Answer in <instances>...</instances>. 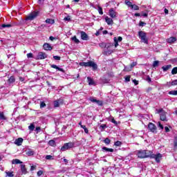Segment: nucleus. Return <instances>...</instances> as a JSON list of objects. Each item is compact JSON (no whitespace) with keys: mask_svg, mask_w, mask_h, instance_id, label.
<instances>
[{"mask_svg":"<svg viewBox=\"0 0 177 177\" xmlns=\"http://www.w3.org/2000/svg\"><path fill=\"white\" fill-rule=\"evenodd\" d=\"M80 66L82 67H91L93 70H97V64L93 62V61H89L88 62H80Z\"/></svg>","mask_w":177,"mask_h":177,"instance_id":"nucleus-1","label":"nucleus"},{"mask_svg":"<svg viewBox=\"0 0 177 177\" xmlns=\"http://www.w3.org/2000/svg\"><path fill=\"white\" fill-rule=\"evenodd\" d=\"M138 35L142 41V42H144V44H149V40L146 37V32L143 31H140L138 32Z\"/></svg>","mask_w":177,"mask_h":177,"instance_id":"nucleus-2","label":"nucleus"},{"mask_svg":"<svg viewBox=\"0 0 177 177\" xmlns=\"http://www.w3.org/2000/svg\"><path fill=\"white\" fill-rule=\"evenodd\" d=\"M158 113L160 114L161 121H168V120H167V112L164 111L163 109H159Z\"/></svg>","mask_w":177,"mask_h":177,"instance_id":"nucleus-3","label":"nucleus"},{"mask_svg":"<svg viewBox=\"0 0 177 177\" xmlns=\"http://www.w3.org/2000/svg\"><path fill=\"white\" fill-rule=\"evenodd\" d=\"M38 13L37 11L32 12L27 16L26 20H30V21L34 20L38 16Z\"/></svg>","mask_w":177,"mask_h":177,"instance_id":"nucleus-4","label":"nucleus"},{"mask_svg":"<svg viewBox=\"0 0 177 177\" xmlns=\"http://www.w3.org/2000/svg\"><path fill=\"white\" fill-rule=\"evenodd\" d=\"M74 146L73 142H68L64 145L63 147H61L62 151H66V150H68L69 149H71Z\"/></svg>","mask_w":177,"mask_h":177,"instance_id":"nucleus-5","label":"nucleus"},{"mask_svg":"<svg viewBox=\"0 0 177 177\" xmlns=\"http://www.w3.org/2000/svg\"><path fill=\"white\" fill-rule=\"evenodd\" d=\"M99 46L100 48H102V49H106V48H113V46H114V44H113V43H100L99 44Z\"/></svg>","mask_w":177,"mask_h":177,"instance_id":"nucleus-6","label":"nucleus"},{"mask_svg":"<svg viewBox=\"0 0 177 177\" xmlns=\"http://www.w3.org/2000/svg\"><path fill=\"white\" fill-rule=\"evenodd\" d=\"M148 128L151 132H153V133H156L157 132V127L151 122L149 123Z\"/></svg>","mask_w":177,"mask_h":177,"instance_id":"nucleus-7","label":"nucleus"},{"mask_svg":"<svg viewBox=\"0 0 177 177\" xmlns=\"http://www.w3.org/2000/svg\"><path fill=\"white\" fill-rule=\"evenodd\" d=\"M151 158H154L156 162H160V161H161V158H162V154L161 153L153 154L151 156Z\"/></svg>","mask_w":177,"mask_h":177,"instance_id":"nucleus-8","label":"nucleus"},{"mask_svg":"<svg viewBox=\"0 0 177 177\" xmlns=\"http://www.w3.org/2000/svg\"><path fill=\"white\" fill-rule=\"evenodd\" d=\"M138 158H146V150H140L138 151Z\"/></svg>","mask_w":177,"mask_h":177,"instance_id":"nucleus-9","label":"nucleus"},{"mask_svg":"<svg viewBox=\"0 0 177 177\" xmlns=\"http://www.w3.org/2000/svg\"><path fill=\"white\" fill-rule=\"evenodd\" d=\"M80 35H81V39L83 41H88L89 39V36H88L86 32L84 31H80Z\"/></svg>","mask_w":177,"mask_h":177,"instance_id":"nucleus-10","label":"nucleus"},{"mask_svg":"<svg viewBox=\"0 0 177 177\" xmlns=\"http://www.w3.org/2000/svg\"><path fill=\"white\" fill-rule=\"evenodd\" d=\"M46 57H48V55H46L45 53L40 52L37 55V59H39V60L46 59Z\"/></svg>","mask_w":177,"mask_h":177,"instance_id":"nucleus-11","label":"nucleus"},{"mask_svg":"<svg viewBox=\"0 0 177 177\" xmlns=\"http://www.w3.org/2000/svg\"><path fill=\"white\" fill-rule=\"evenodd\" d=\"M113 52H114V50H113V47L105 48V49L104 50V54L109 55H111L113 53Z\"/></svg>","mask_w":177,"mask_h":177,"instance_id":"nucleus-12","label":"nucleus"},{"mask_svg":"<svg viewBox=\"0 0 177 177\" xmlns=\"http://www.w3.org/2000/svg\"><path fill=\"white\" fill-rule=\"evenodd\" d=\"M117 12H115L113 8L109 10V16L111 17V19L117 17Z\"/></svg>","mask_w":177,"mask_h":177,"instance_id":"nucleus-13","label":"nucleus"},{"mask_svg":"<svg viewBox=\"0 0 177 177\" xmlns=\"http://www.w3.org/2000/svg\"><path fill=\"white\" fill-rule=\"evenodd\" d=\"M153 153L149 150H145V158H151V156H153Z\"/></svg>","mask_w":177,"mask_h":177,"instance_id":"nucleus-14","label":"nucleus"},{"mask_svg":"<svg viewBox=\"0 0 177 177\" xmlns=\"http://www.w3.org/2000/svg\"><path fill=\"white\" fill-rule=\"evenodd\" d=\"M20 168L21 173L24 174V175L28 174V171H27V169L26 168V165H21Z\"/></svg>","mask_w":177,"mask_h":177,"instance_id":"nucleus-15","label":"nucleus"},{"mask_svg":"<svg viewBox=\"0 0 177 177\" xmlns=\"http://www.w3.org/2000/svg\"><path fill=\"white\" fill-rule=\"evenodd\" d=\"M8 85H12L14 82H16V78L14 76H11L7 81Z\"/></svg>","mask_w":177,"mask_h":177,"instance_id":"nucleus-16","label":"nucleus"},{"mask_svg":"<svg viewBox=\"0 0 177 177\" xmlns=\"http://www.w3.org/2000/svg\"><path fill=\"white\" fill-rule=\"evenodd\" d=\"M43 48L45 50H52V46L49 44H44Z\"/></svg>","mask_w":177,"mask_h":177,"instance_id":"nucleus-17","label":"nucleus"},{"mask_svg":"<svg viewBox=\"0 0 177 177\" xmlns=\"http://www.w3.org/2000/svg\"><path fill=\"white\" fill-rule=\"evenodd\" d=\"M50 67L52 68H55V70H58V71H62V73H64V69H63L62 68H59V66H57V65L52 64V65H50Z\"/></svg>","mask_w":177,"mask_h":177,"instance_id":"nucleus-18","label":"nucleus"},{"mask_svg":"<svg viewBox=\"0 0 177 177\" xmlns=\"http://www.w3.org/2000/svg\"><path fill=\"white\" fill-rule=\"evenodd\" d=\"M23 138H19L17 140H15V145H17V146H21V143H23Z\"/></svg>","mask_w":177,"mask_h":177,"instance_id":"nucleus-19","label":"nucleus"},{"mask_svg":"<svg viewBox=\"0 0 177 177\" xmlns=\"http://www.w3.org/2000/svg\"><path fill=\"white\" fill-rule=\"evenodd\" d=\"M105 21H106V23L109 26L113 24V19L109 18V17H105Z\"/></svg>","mask_w":177,"mask_h":177,"instance_id":"nucleus-20","label":"nucleus"},{"mask_svg":"<svg viewBox=\"0 0 177 177\" xmlns=\"http://www.w3.org/2000/svg\"><path fill=\"white\" fill-rule=\"evenodd\" d=\"M167 42L169 44H174V42H176V37H170L169 39H167Z\"/></svg>","mask_w":177,"mask_h":177,"instance_id":"nucleus-21","label":"nucleus"},{"mask_svg":"<svg viewBox=\"0 0 177 177\" xmlns=\"http://www.w3.org/2000/svg\"><path fill=\"white\" fill-rule=\"evenodd\" d=\"M87 80H88V85H95V81L93 80V79H92L91 77H88Z\"/></svg>","mask_w":177,"mask_h":177,"instance_id":"nucleus-22","label":"nucleus"},{"mask_svg":"<svg viewBox=\"0 0 177 177\" xmlns=\"http://www.w3.org/2000/svg\"><path fill=\"white\" fill-rule=\"evenodd\" d=\"M172 66L171 65H167L164 66L162 67L163 71H168L170 68H171Z\"/></svg>","mask_w":177,"mask_h":177,"instance_id":"nucleus-23","label":"nucleus"},{"mask_svg":"<svg viewBox=\"0 0 177 177\" xmlns=\"http://www.w3.org/2000/svg\"><path fill=\"white\" fill-rule=\"evenodd\" d=\"M5 173L6 174V177H13V176H15V174H13V171H6Z\"/></svg>","mask_w":177,"mask_h":177,"instance_id":"nucleus-24","label":"nucleus"},{"mask_svg":"<svg viewBox=\"0 0 177 177\" xmlns=\"http://www.w3.org/2000/svg\"><path fill=\"white\" fill-rule=\"evenodd\" d=\"M12 164H23V162H21L20 160L19 159H13L12 160Z\"/></svg>","mask_w":177,"mask_h":177,"instance_id":"nucleus-25","label":"nucleus"},{"mask_svg":"<svg viewBox=\"0 0 177 177\" xmlns=\"http://www.w3.org/2000/svg\"><path fill=\"white\" fill-rule=\"evenodd\" d=\"M46 23H47L48 24H55V20L52 19H47L46 20Z\"/></svg>","mask_w":177,"mask_h":177,"instance_id":"nucleus-26","label":"nucleus"},{"mask_svg":"<svg viewBox=\"0 0 177 177\" xmlns=\"http://www.w3.org/2000/svg\"><path fill=\"white\" fill-rule=\"evenodd\" d=\"M12 24H2L1 25V27L3 28H10V27H12Z\"/></svg>","mask_w":177,"mask_h":177,"instance_id":"nucleus-27","label":"nucleus"},{"mask_svg":"<svg viewBox=\"0 0 177 177\" xmlns=\"http://www.w3.org/2000/svg\"><path fill=\"white\" fill-rule=\"evenodd\" d=\"M102 150H104L105 151H110L111 153H113V151H114V149H110V148H107L106 147H102Z\"/></svg>","mask_w":177,"mask_h":177,"instance_id":"nucleus-28","label":"nucleus"},{"mask_svg":"<svg viewBox=\"0 0 177 177\" xmlns=\"http://www.w3.org/2000/svg\"><path fill=\"white\" fill-rule=\"evenodd\" d=\"M124 3L127 6H129V8H132V2H131V1H128V0H125L124 1Z\"/></svg>","mask_w":177,"mask_h":177,"instance_id":"nucleus-29","label":"nucleus"},{"mask_svg":"<svg viewBox=\"0 0 177 177\" xmlns=\"http://www.w3.org/2000/svg\"><path fill=\"white\" fill-rule=\"evenodd\" d=\"M131 8L133 9V10H139V6L136 4H133Z\"/></svg>","mask_w":177,"mask_h":177,"instance_id":"nucleus-30","label":"nucleus"},{"mask_svg":"<svg viewBox=\"0 0 177 177\" xmlns=\"http://www.w3.org/2000/svg\"><path fill=\"white\" fill-rule=\"evenodd\" d=\"M26 154L28 156H34V151L31 150V149H28L27 151H26Z\"/></svg>","mask_w":177,"mask_h":177,"instance_id":"nucleus-31","label":"nucleus"},{"mask_svg":"<svg viewBox=\"0 0 177 177\" xmlns=\"http://www.w3.org/2000/svg\"><path fill=\"white\" fill-rule=\"evenodd\" d=\"M0 120H6V117L3 114V112L0 111Z\"/></svg>","mask_w":177,"mask_h":177,"instance_id":"nucleus-32","label":"nucleus"},{"mask_svg":"<svg viewBox=\"0 0 177 177\" xmlns=\"http://www.w3.org/2000/svg\"><path fill=\"white\" fill-rule=\"evenodd\" d=\"M28 129L31 131H34V129H35V126L34 124H31L30 126H28Z\"/></svg>","mask_w":177,"mask_h":177,"instance_id":"nucleus-33","label":"nucleus"},{"mask_svg":"<svg viewBox=\"0 0 177 177\" xmlns=\"http://www.w3.org/2000/svg\"><path fill=\"white\" fill-rule=\"evenodd\" d=\"M72 41H74L75 44H80V40L77 39V36H74L73 37H72Z\"/></svg>","mask_w":177,"mask_h":177,"instance_id":"nucleus-34","label":"nucleus"},{"mask_svg":"<svg viewBox=\"0 0 177 177\" xmlns=\"http://www.w3.org/2000/svg\"><path fill=\"white\" fill-rule=\"evenodd\" d=\"M48 145L50 146H55L56 145V142H55V140H50L49 142H48Z\"/></svg>","mask_w":177,"mask_h":177,"instance_id":"nucleus-35","label":"nucleus"},{"mask_svg":"<svg viewBox=\"0 0 177 177\" xmlns=\"http://www.w3.org/2000/svg\"><path fill=\"white\" fill-rule=\"evenodd\" d=\"M113 41L115 43L114 46L115 48H117V46H118V40H117V37H114Z\"/></svg>","mask_w":177,"mask_h":177,"instance_id":"nucleus-36","label":"nucleus"},{"mask_svg":"<svg viewBox=\"0 0 177 177\" xmlns=\"http://www.w3.org/2000/svg\"><path fill=\"white\" fill-rule=\"evenodd\" d=\"M44 107H46V104L45 102H40V109H44Z\"/></svg>","mask_w":177,"mask_h":177,"instance_id":"nucleus-37","label":"nucleus"},{"mask_svg":"<svg viewBox=\"0 0 177 177\" xmlns=\"http://www.w3.org/2000/svg\"><path fill=\"white\" fill-rule=\"evenodd\" d=\"M171 74H172L173 75H175V74H177V67H175V68H174L172 69V71H171Z\"/></svg>","mask_w":177,"mask_h":177,"instance_id":"nucleus-38","label":"nucleus"},{"mask_svg":"<svg viewBox=\"0 0 177 177\" xmlns=\"http://www.w3.org/2000/svg\"><path fill=\"white\" fill-rule=\"evenodd\" d=\"M160 62L159 61H154L153 63V67H158Z\"/></svg>","mask_w":177,"mask_h":177,"instance_id":"nucleus-39","label":"nucleus"},{"mask_svg":"<svg viewBox=\"0 0 177 177\" xmlns=\"http://www.w3.org/2000/svg\"><path fill=\"white\" fill-rule=\"evenodd\" d=\"M169 95H177V90L176 91H171L169 92Z\"/></svg>","mask_w":177,"mask_h":177,"instance_id":"nucleus-40","label":"nucleus"},{"mask_svg":"<svg viewBox=\"0 0 177 177\" xmlns=\"http://www.w3.org/2000/svg\"><path fill=\"white\" fill-rule=\"evenodd\" d=\"M59 106H60L59 101L57 100L54 101V107H59Z\"/></svg>","mask_w":177,"mask_h":177,"instance_id":"nucleus-41","label":"nucleus"},{"mask_svg":"<svg viewBox=\"0 0 177 177\" xmlns=\"http://www.w3.org/2000/svg\"><path fill=\"white\" fill-rule=\"evenodd\" d=\"M110 142H111V140H110V139H109L108 138H106L104 140V142L106 145H110Z\"/></svg>","mask_w":177,"mask_h":177,"instance_id":"nucleus-42","label":"nucleus"},{"mask_svg":"<svg viewBox=\"0 0 177 177\" xmlns=\"http://www.w3.org/2000/svg\"><path fill=\"white\" fill-rule=\"evenodd\" d=\"M100 128H101V131H104V129H106V128H107V125L106 124H102L100 126Z\"/></svg>","mask_w":177,"mask_h":177,"instance_id":"nucleus-43","label":"nucleus"},{"mask_svg":"<svg viewBox=\"0 0 177 177\" xmlns=\"http://www.w3.org/2000/svg\"><path fill=\"white\" fill-rule=\"evenodd\" d=\"M64 21H71V17L70 16H67L66 17H64Z\"/></svg>","mask_w":177,"mask_h":177,"instance_id":"nucleus-44","label":"nucleus"},{"mask_svg":"<svg viewBox=\"0 0 177 177\" xmlns=\"http://www.w3.org/2000/svg\"><path fill=\"white\" fill-rule=\"evenodd\" d=\"M114 145H115V146L120 147V146H121V145H122V142H121V141H116Z\"/></svg>","mask_w":177,"mask_h":177,"instance_id":"nucleus-45","label":"nucleus"},{"mask_svg":"<svg viewBox=\"0 0 177 177\" xmlns=\"http://www.w3.org/2000/svg\"><path fill=\"white\" fill-rule=\"evenodd\" d=\"M139 26L140 27H145V26H146V23L140 21L139 23Z\"/></svg>","mask_w":177,"mask_h":177,"instance_id":"nucleus-46","label":"nucleus"},{"mask_svg":"<svg viewBox=\"0 0 177 177\" xmlns=\"http://www.w3.org/2000/svg\"><path fill=\"white\" fill-rule=\"evenodd\" d=\"M129 81H131V76L127 75L125 77V82H129Z\"/></svg>","mask_w":177,"mask_h":177,"instance_id":"nucleus-47","label":"nucleus"},{"mask_svg":"<svg viewBox=\"0 0 177 177\" xmlns=\"http://www.w3.org/2000/svg\"><path fill=\"white\" fill-rule=\"evenodd\" d=\"M46 160H53V157L50 155L46 156Z\"/></svg>","mask_w":177,"mask_h":177,"instance_id":"nucleus-48","label":"nucleus"},{"mask_svg":"<svg viewBox=\"0 0 177 177\" xmlns=\"http://www.w3.org/2000/svg\"><path fill=\"white\" fill-rule=\"evenodd\" d=\"M97 104H98V106H102L103 105V102L99 100H97L96 102Z\"/></svg>","mask_w":177,"mask_h":177,"instance_id":"nucleus-49","label":"nucleus"},{"mask_svg":"<svg viewBox=\"0 0 177 177\" xmlns=\"http://www.w3.org/2000/svg\"><path fill=\"white\" fill-rule=\"evenodd\" d=\"M158 127L160 128V129H164V126L161 124V122H158Z\"/></svg>","mask_w":177,"mask_h":177,"instance_id":"nucleus-50","label":"nucleus"},{"mask_svg":"<svg viewBox=\"0 0 177 177\" xmlns=\"http://www.w3.org/2000/svg\"><path fill=\"white\" fill-rule=\"evenodd\" d=\"M138 62H134L131 64V68H133V67H135V66H137Z\"/></svg>","mask_w":177,"mask_h":177,"instance_id":"nucleus-51","label":"nucleus"},{"mask_svg":"<svg viewBox=\"0 0 177 177\" xmlns=\"http://www.w3.org/2000/svg\"><path fill=\"white\" fill-rule=\"evenodd\" d=\"M98 12L100 15H103V9L101 7L98 8Z\"/></svg>","mask_w":177,"mask_h":177,"instance_id":"nucleus-52","label":"nucleus"},{"mask_svg":"<svg viewBox=\"0 0 177 177\" xmlns=\"http://www.w3.org/2000/svg\"><path fill=\"white\" fill-rule=\"evenodd\" d=\"M53 59H54L55 60H60L61 57H59V56H57V55H54V56H53Z\"/></svg>","mask_w":177,"mask_h":177,"instance_id":"nucleus-53","label":"nucleus"},{"mask_svg":"<svg viewBox=\"0 0 177 177\" xmlns=\"http://www.w3.org/2000/svg\"><path fill=\"white\" fill-rule=\"evenodd\" d=\"M44 174V171L42 170H39L37 171V176H41Z\"/></svg>","mask_w":177,"mask_h":177,"instance_id":"nucleus-54","label":"nucleus"},{"mask_svg":"<svg viewBox=\"0 0 177 177\" xmlns=\"http://www.w3.org/2000/svg\"><path fill=\"white\" fill-rule=\"evenodd\" d=\"M27 57H28V59H30V58L32 57V53H28L27 54Z\"/></svg>","mask_w":177,"mask_h":177,"instance_id":"nucleus-55","label":"nucleus"},{"mask_svg":"<svg viewBox=\"0 0 177 177\" xmlns=\"http://www.w3.org/2000/svg\"><path fill=\"white\" fill-rule=\"evenodd\" d=\"M171 85H177V80H174L173 82H171Z\"/></svg>","mask_w":177,"mask_h":177,"instance_id":"nucleus-56","label":"nucleus"},{"mask_svg":"<svg viewBox=\"0 0 177 177\" xmlns=\"http://www.w3.org/2000/svg\"><path fill=\"white\" fill-rule=\"evenodd\" d=\"M57 101L58 102V103H59V104H63V99H59L57 100Z\"/></svg>","mask_w":177,"mask_h":177,"instance_id":"nucleus-57","label":"nucleus"},{"mask_svg":"<svg viewBox=\"0 0 177 177\" xmlns=\"http://www.w3.org/2000/svg\"><path fill=\"white\" fill-rule=\"evenodd\" d=\"M36 168H37V166H31L30 171H35Z\"/></svg>","mask_w":177,"mask_h":177,"instance_id":"nucleus-58","label":"nucleus"},{"mask_svg":"<svg viewBox=\"0 0 177 177\" xmlns=\"http://www.w3.org/2000/svg\"><path fill=\"white\" fill-rule=\"evenodd\" d=\"M133 82L134 85H138L139 84V82L137 81L136 80H133Z\"/></svg>","mask_w":177,"mask_h":177,"instance_id":"nucleus-59","label":"nucleus"},{"mask_svg":"<svg viewBox=\"0 0 177 177\" xmlns=\"http://www.w3.org/2000/svg\"><path fill=\"white\" fill-rule=\"evenodd\" d=\"M90 100L93 102V103H96L97 100L95 98H90Z\"/></svg>","mask_w":177,"mask_h":177,"instance_id":"nucleus-60","label":"nucleus"},{"mask_svg":"<svg viewBox=\"0 0 177 177\" xmlns=\"http://www.w3.org/2000/svg\"><path fill=\"white\" fill-rule=\"evenodd\" d=\"M117 41H118V42H121V41H122V37H118L117 38Z\"/></svg>","mask_w":177,"mask_h":177,"instance_id":"nucleus-61","label":"nucleus"},{"mask_svg":"<svg viewBox=\"0 0 177 177\" xmlns=\"http://www.w3.org/2000/svg\"><path fill=\"white\" fill-rule=\"evenodd\" d=\"M147 82H151V78H150V76H147Z\"/></svg>","mask_w":177,"mask_h":177,"instance_id":"nucleus-62","label":"nucleus"},{"mask_svg":"<svg viewBox=\"0 0 177 177\" xmlns=\"http://www.w3.org/2000/svg\"><path fill=\"white\" fill-rule=\"evenodd\" d=\"M111 122H113V124H115V125H117V121H115V120H114V118H113L111 120Z\"/></svg>","mask_w":177,"mask_h":177,"instance_id":"nucleus-63","label":"nucleus"},{"mask_svg":"<svg viewBox=\"0 0 177 177\" xmlns=\"http://www.w3.org/2000/svg\"><path fill=\"white\" fill-rule=\"evenodd\" d=\"M165 132H169V128H168V127H165Z\"/></svg>","mask_w":177,"mask_h":177,"instance_id":"nucleus-64","label":"nucleus"}]
</instances>
